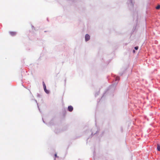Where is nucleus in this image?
I'll use <instances>...</instances> for the list:
<instances>
[{
  "mask_svg": "<svg viewBox=\"0 0 160 160\" xmlns=\"http://www.w3.org/2000/svg\"><path fill=\"white\" fill-rule=\"evenodd\" d=\"M43 86L44 88V90L45 92L47 93H49V91L47 90L46 89V87L45 85V83H44V82H43Z\"/></svg>",
  "mask_w": 160,
  "mask_h": 160,
  "instance_id": "nucleus-1",
  "label": "nucleus"
},
{
  "mask_svg": "<svg viewBox=\"0 0 160 160\" xmlns=\"http://www.w3.org/2000/svg\"><path fill=\"white\" fill-rule=\"evenodd\" d=\"M90 37L89 35L88 34H87L85 35V40L86 41H88L90 39Z\"/></svg>",
  "mask_w": 160,
  "mask_h": 160,
  "instance_id": "nucleus-2",
  "label": "nucleus"
},
{
  "mask_svg": "<svg viewBox=\"0 0 160 160\" xmlns=\"http://www.w3.org/2000/svg\"><path fill=\"white\" fill-rule=\"evenodd\" d=\"M68 110L70 112H72L73 110V107L71 106H69L68 107Z\"/></svg>",
  "mask_w": 160,
  "mask_h": 160,
  "instance_id": "nucleus-3",
  "label": "nucleus"
},
{
  "mask_svg": "<svg viewBox=\"0 0 160 160\" xmlns=\"http://www.w3.org/2000/svg\"><path fill=\"white\" fill-rule=\"evenodd\" d=\"M10 34H11V35L12 36H14L16 34V32H9Z\"/></svg>",
  "mask_w": 160,
  "mask_h": 160,
  "instance_id": "nucleus-4",
  "label": "nucleus"
},
{
  "mask_svg": "<svg viewBox=\"0 0 160 160\" xmlns=\"http://www.w3.org/2000/svg\"><path fill=\"white\" fill-rule=\"evenodd\" d=\"M157 148L158 151H160V145L158 144H157Z\"/></svg>",
  "mask_w": 160,
  "mask_h": 160,
  "instance_id": "nucleus-5",
  "label": "nucleus"
},
{
  "mask_svg": "<svg viewBox=\"0 0 160 160\" xmlns=\"http://www.w3.org/2000/svg\"><path fill=\"white\" fill-rule=\"evenodd\" d=\"M156 8L157 9H159L160 8V5H158L156 7Z\"/></svg>",
  "mask_w": 160,
  "mask_h": 160,
  "instance_id": "nucleus-6",
  "label": "nucleus"
},
{
  "mask_svg": "<svg viewBox=\"0 0 160 160\" xmlns=\"http://www.w3.org/2000/svg\"><path fill=\"white\" fill-rule=\"evenodd\" d=\"M119 78L118 77H117L116 78V81H119Z\"/></svg>",
  "mask_w": 160,
  "mask_h": 160,
  "instance_id": "nucleus-7",
  "label": "nucleus"
},
{
  "mask_svg": "<svg viewBox=\"0 0 160 160\" xmlns=\"http://www.w3.org/2000/svg\"><path fill=\"white\" fill-rule=\"evenodd\" d=\"M138 47H135V48H134L135 50H137L138 49Z\"/></svg>",
  "mask_w": 160,
  "mask_h": 160,
  "instance_id": "nucleus-8",
  "label": "nucleus"
},
{
  "mask_svg": "<svg viewBox=\"0 0 160 160\" xmlns=\"http://www.w3.org/2000/svg\"><path fill=\"white\" fill-rule=\"evenodd\" d=\"M55 157H57V155L56 154H55Z\"/></svg>",
  "mask_w": 160,
  "mask_h": 160,
  "instance_id": "nucleus-9",
  "label": "nucleus"
},
{
  "mask_svg": "<svg viewBox=\"0 0 160 160\" xmlns=\"http://www.w3.org/2000/svg\"><path fill=\"white\" fill-rule=\"evenodd\" d=\"M133 52L134 53L135 52V51L134 50H133Z\"/></svg>",
  "mask_w": 160,
  "mask_h": 160,
  "instance_id": "nucleus-10",
  "label": "nucleus"
}]
</instances>
